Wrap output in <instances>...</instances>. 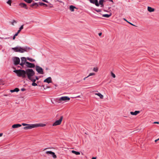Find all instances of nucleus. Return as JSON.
Returning a JSON list of instances; mask_svg holds the SVG:
<instances>
[{"instance_id":"obj_25","label":"nucleus","mask_w":159,"mask_h":159,"mask_svg":"<svg viewBox=\"0 0 159 159\" xmlns=\"http://www.w3.org/2000/svg\"><path fill=\"white\" fill-rule=\"evenodd\" d=\"M24 1L28 3H30L32 2V0H24Z\"/></svg>"},{"instance_id":"obj_17","label":"nucleus","mask_w":159,"mask_h":159,"mask_svg":"<svg viewBox=\"0 0 159 159\" xmlns=\"http://www.w3.org/2000/svg\"><path fill=\"white\" fill-rule=\"evenodd\" d=\"M71 152L76 155H79L80 154V153L79 152H77L74 150H72L71 151Z\"/></svg>"},{"instance_id":"obj_49","label":"nucleus","mask_w":159,"mask_h":159,"mask_svg":"<svg viewBox=\"0 0 159 159\" xmlns=\"http://www.w3.org/2000/svg\"><path fill=\"white\" fill-rule=\"evenodd\" d=\"M75 98H80V96H78L76 97H75Z\"/></svg>"},{"instance_id":"obj_3","label":"nucleus","mask_w":159,"mask_h":159,"mask_svg":"<svg viewBox=\"0 0 159 159\" xmlns=\"http://www.w3.org/2000/svg\"><path fill=\"white\" fill-rule=\"evenodd\" d=\"M39 125H36V124H28L27 126L24 127V129H31L34 128L38 127Z\"/></svg>"},{"instance_id":"obj_18","label":"nucleus","mask_w":159,"mask_h":159,"mask_svg":"<svg viewBox=\"0 0 159 159\" xmlns=\"http://www.w3.org/2000/svg\"><path fill=\"white\" fill-rule=\"evenodd\" d=\"M76 8L75 7L71 5L70 7V10L72 11H74V8Z\"/></svg>"},{"instance_id":"obj_10","label":"nucleus","mask_w":159,"mask_h":159,"mask_svg":"<svg viewBox=\"0 0 159 159\" xmlns=\"http://www.w3.org/2000/svg\"><path fill=\"white\" fill-rule=\"evenodd\" d=\"M90 2L95 4L97 7L99 6V4L98 3V0H90Z\"/></svg>"},{"instance_id":"obj_30","label":"nucleus","mask_w":159,"mask_h":159,"mask_svg":"<svg viewBox=\"0 0 159 159\" xmlns=\"http://www.w3.org/2000/svg\"><path fill=\"white\" fill-rule=\"evenodd\" d=\"M95 75V74L93 73H90L89 75L87 76V77H89L90 76H92V75Z\"/></svg>"},{"instance_id":"obj_35","label":"nucleus","mask_w":159,"mask_h":159,"mask_svg":"<svg viewBox=\"0 0 159 159\" xmlns=\"http://www.w3.org/2000/svg\"><path fill=\"white\" fill-rule=\"evenodd\" d=\"M23 26H24V25H22L19 28V30H21L23 29Z\"/></svg>"},{"instance_id":"obj_12","label":"nucleus","mask_w":159,"mask_h":159,"mask_svg":"<svg viewBox=\"0 0 159 159\" xmlns=\"http://www.w3.org/2000/svg\"><path fill=\"white\" fill-rule=\"evenodd\" d=\"M140 111H136L134 112L131 111L130 112V113L131 115H137L138 114L140 113Z\"/></svg>"},{"instance_id":"obj_9","label":"nucleus","mask_w":159,"mask_h":159,"mask_svg":"<svg viewBox=\"0 0 159 159\" xmlns=\"http://www.w3.org/2000/svg\"><path fill=\"white\" fill-rule=\"evenodd\" d=\"M26 66L29 68H34L35 67V65L32 63H30L29 62H26L25 64Z\"/></svg>"},{"instance_id":"obj_56","label":"nucleus","mask_w":159,"mask_h":159,"mask_svg":"<svg viewBox=\"0 0 159 159\" xmlns=\"http://www.w3.org/2000/svg\"><path fill=\"white\" fill-rule=\"evenodd\" d=\"M96 11H97V12H99V11H100V10H99V11H98H98H97V10Z\"/></svg>"},{"instance_id":"obj_43","label":"nucleus","mask_w":159,"mask_h":159,"mask_svg":"<svg viewBox=\"0 0 159 159\" xmlns=\"http://www.w3.org/2000/svg\"><path fill=\"white\" fill-rule=\"evenodd\" d=\"M18 34H17V33H16L14 35L15 36H17L18 35Z\"/></svg>"},{"instance_id":"obj_5","label":"nucleus","mask_w":159,"mask_h":159,"mask_svg":"<svg viewBox=\"0 0 159 159\" xmlns=\"http://www.w3.org/2000/svg\"><path fill=\"white\" fill-rule=\"evenodd\" d=\"M12 60L14 64L15 65H17L20 64V59L17 57H14L12 58Z\"/></svg>"},{"instance_id":"obj_27","label":"nucleus","mask_w":159,"mask_h":159,"mask_svg":"<svg viewBox=\"0 0 159 159\" xmlns=\"http://www.w3.org/2000/svg\"><path fill=\"white\" fill-rule=\"evenodd\" d=\"M7 2L10 6H11V0H8Z\"/></svg>"},{"instance_id":"obj_1","label":"nucleus","mask_w":159,"mask_h":159,"mask_svg":"<svg viewBox=\"0 0 159 159\" xmlns=\"http://www.w3.org/2000/svg\"><path fill=\"white\" fill-rule=\"evenodd\" d=\"M13 72L17 74V76L23 78H28L31 81L35 82L36 80L33 76L35 75V72L32 69H28L25 70H15Z\"/></svg>"},{"instance_id":"obj_14","label":"nucleus","mask_w":159,"mask_h":159,"mask_svg":"<svg viewBox=\"0 0 159 159\" xmlns=\"http://www.w3.org/2000/svg\"><path fill=\"white\" fill-rule=\"evenodd\" d=\"M21 126V125L20 124H16L13 125H12V127L13 128H16Z\"/></svg>"},{"instance_id":"obj_41","label":"nucleus","mask_w":159,"mask_h":159,"mask_svg":"<svg viewBox=\"0 0 159 159\" xmlns=\"http://www.w3.org/2000/svg\"><path fill=\"white\" fill-rule=\"evenodd\" d=\"M159 140V138L158 139L155 140V142H157Z\"/></svg>"},{"instance_id":"obj_19","label":"nucleus","mask_w":159,"mask_h":159,"mask_svg":"<svg viewBox=\"0 0 159 159\" xmlns=\"http://www.w3.org/2000/svg\"><path fill=\"white\" fill-rule=\"evenodd\" d=\"M111 16V15H108L107 14H104L102 15V16L104 17H106L107 18H108L109 17Z\"/></svg>"},{"instance_id":"obj_26","label":"nucleus","mask_w":159,"mask_h":159,"mask_svg":"<svg viewBox=\"0 0 159 159\" xmlns=\"http://www.w3.org/2000/svg\"><path fill=\"white\" fill-rule=\"evenodd\" d=\"M93 71L97 72L98 70V68L97 67H94L93 69Z\"/></svg>"},{"instance_id":"obj_8","label":"nucleus","mask_w":159,"mask_h":159,"mask_svg":"<svg viewBox=\"0 0 159 159\" xmlns=\"http://www.w3.org/2000/svg\"><path fill=\"white\" fill-rule=\"evenodd\" d=\"M21 63L20 64V65L23 66L25 64H26V62L27 61L25 57H22L21 58Z\"/></svg>"},{"instance_id":"obj_36","label":"nucleus","mask_w":159,"mask_h":159,"mask_svg":"<svg viewBox=\"0 0 159 159\" xmlns=\"http://www.w3.org/2000/svg\"><path fill=\"white\" fill-rule=\"evenodd\" d=\"M28 124H25V123H22V125L24 126H27Z\"/></svg>"},{"instance_id":"obj_34","label":"nucleus","mask_w":159,"mask_h":159,"mask_svg":"<svg viewBox=\"0 0 159 159\" xmlns=\"http://www.w3.org/2000/svg\"><path fill=\"white\" fill-rule=\"evenodd\" d=\"M14 92H18L19 91V89L18 88H16L15 89H14Z\"/></svg>"},{"instance_id":"obj_31","label":"nucleus","mask_w":159,"mask_h":159,"mask_svg":"<svg viewBox=\"0 0 159 159\" xmlns=\"http://www.w3.org/2000/svg\"><path fill=\"white\" fill-rule=\"evenodd\" d=\"M16 23H17L16 21L15 20H13L11 22V24L12 25H14V24Z\"/></svg>"},{"instance_id":"obj_52","label":"nucleus","mask_w":159,"mask_h":159,"mask_svg":"<svg viewBox=\"0 0 159 159\" xmlns=\"http://www.w3.org/2000/svg\"><path fill=\"white\" fill-rule=\"evenodd\" d=\"M129 24H130V25H132L134 26V25L133 24H132V23H129Z\"/></svg>"},{"instance_id":"obj_15","label":"nucleus","mask_w":159,"mask_h":159,"mask_svg":"<svg viewBox=\"0 0 159 159\" xmlns=\"http://www.w3.org/2000/svg\"><path fill=\"white\" fill-rule=\"evenodd\" d=\"M148 10L150 12H152L154 11L155 10V9L154 8H152L151 7H148Z\"/></svg>"},{"instance_id":"obj_28","label":"nucleus","mask_w":159,"mask_h":159,"mask_svg":"<svg viewBox=\"0 0 159 159\" xmlns=\"http://www.w3.org/2000/svg\"><path fill=\"white\" fill-rule=\"evenodd\" d=\"M52 152H53L51 151H48L46 152V153L47 154H50L51 155L52 153Z\"/></svg>"},{"instance_id":"obj_50","label":"nucleus","mask_w":159,"mask_h":159,"mask_svg":"<svg viewBox=\"0 0 159 159\" xmlns=\"http://www.w3.org/2000/svg\"><path fill=\"white\" fill-rule=\"evenodd\" d=\"M92 159H96V157H93Z\"/></svg>"},{"instance_id":"obj_4","label":"nucleus","mask_w":159,"mask_h":159,"mask_svg":"<svg viewBox=\"0 0 159 159\" xmlns=\"http://www.w3.org/2000/svg\"><path fill=\"white\" fill-rule=\"evenodd\" d=\"M63 117L62 116H60L59 120H57L55 121L52 124L53 126H55L60 125L62 120Z\"/></svg>"},{"instance_id":"obj_55","label":"nucleus","mask_w":159,"mask_h":159,"mask_svg":"<svg viewBox=\"0 0 159 159\" xmlns=\"http://www.w3.org/2000/svg\"><path fill=\"white\" fill-rule=\"evenodd\" d=\"M80 81H80H80H77V83L80 82Z\"/></svg>"},{"instance_id":"obj_45","label":"nucleus","mask_w":159,"mask_h":159,"mask_svg":"<svg viewBox=\"0 0 159 159\" xmlns=\"http://www.w3.org/2000/svg\"><path fill=\"white\" fill-rule=\"evenodd\" d=\"M10 91L12 93V92H14V90H10Z\"/></svg>"},{"instance_id":"obj_40","label":"nucleus","mask_w":159,"mask_h":159,"mask_svg":"<svg viewBox=\"0 0 159 159\" xmlns=\"http://www.w3.org/2000/svg\"><path fill=\"white\" fill-rule=\"evenodd\" d=\"M21 30H18V31H17V34H19V33L20 32Z\"/></svg>"},{"instance_id":"obj_53","label":"nucleus","mask_w":159,"mask_h":159,"mask_svg":"<svg viewBox=\"0 0 159 159\" xmlns=\"http://www.w3.org/2000/svg\"><path fill=\"white\" fill-rule=\"evenodd\" d=\"M110 1L111 2H113V0H110Z\"/></svg>"},{"instance_id":"obj_24","label":"nucleus","mask_w":159,"mask_h":159,"mask_svg":"<svg viewBox=\"0 0 159 159\" xmlns=\"http://www.w3.org/2000/svg\"><path fill=\"white\" fill-rule=\"evenodd\" d=\"M27 59L31 62H33L35 61V60L29 57H28Z\"/></svg>"},{"instance_id":"obj_57","label":"nucleus","mask_w":159,"mask_h":159,"mask_svg":"<svg viewBox=\"0 0 159 159\" xmlns=\"http://www.w3.org/2000/svg\"><path fill=\"white\" fill-rule=\"evenodd\" d=\"M127 22H128V23H129V22H128V21H127Z\"/></svg>"},{"instance_id":"obj_33","label":"nucleus","mask_w":159,"mask_h":159,"mask_svg":"<svg viewBox=\"0 0 159 159\" xmlns=\"http://www.w3.org/2000/svg\"><path fill=\"white\" fill-rule=\"evenodd\" d=\"M111 76L114 78H115L116 77V75L114 73H113L112 72H111Z\"/></svg>"},{"instance_id":"obj_38","label":"nucleus","mask_w":159,"mask_h":159,"mask_svg":"<svg viewBox=\"0 0 159 159\" xmlns=\"http://www.w3.org/2000/svg\"><path fill=\"white\" fill-rule=\"evenodd\" d=\"M43 1L46 3H48V1L46 0H42Z\"/></svg>"},{"instance_id":"obj_11","label":"nucleus","mask_w":159,"mask_h":159,"mask_svg":"<svg viewBox=\"0 0 159 159\" xmlns=\"http://www.w3.org/2000/svg\"><path fill=\"white\" fill-rule=\"evenodd\" d=\"M44 82H47L48 83H51L52 82V80L51 77H49L45 80L44 81Z\"/></svg>"},{"instance_id":"obj_32","label":"nucleus","mask_w":159,"mask_h":159,"mask_svg":"<svg viewBox=\"0 0 159 159\" xmlns=\"http://www.w3.org/2000/svg\"><path fill=\"white\" fill-rule=\"evenodd\" d=\"M32 82H33V83L32 84V85L33 86H36L37 85V84L36 83H35V82H34V81H32Z\"/></svg>"},{"instance_id":"obj_44","label":"nucleus","mask_w":159,"mask_h":159,"mask_svg":"<svg viewBox=\"0 0 159 159\" xmlns=\"http://www.w3.org/2000/svg\"><path fill=\"white\" fill-rule=\"evenodd\" d=\"M57 1L59 2L60 3H63V2L62 1H60V0H58Z\"/></svg>"},{"instance_id":"obj_20","label":"nucleus","mask_w":159,"mask_h":159,"mask_svg":"<svg viewBox=\"0 0 159 159\" xmlns=\"http://www.w3.org/2000/svg\"><path fill=\"white\" fill-rule=\"evenodd\" d=\"M35 5H36V7H37L39 6V5H38V4H37V3H36V2H34V3H33L31 5V6L32 7H33V6H34Z\"/></svg>"},{"instance_id":"obj_2","label":"nucleus","mask_w":159,"mask_h":159,"mask_svg":"<svg viewBox=\"0 0 159 159\" xmlns=\"http://www.w3.org/2000/svg\"><path fill=\"white\" fill-rule=\"evenodd\" d=\"M12 49L16 52H19L20 53H23L27 51V47L23 48L21 47H16Z\"/></svg>"},{"instance_id":"obj_22","label":"nucleus","mask_w":159,"mask_h":159,"mask_svg":"<svg viewBox=\"0 0 159 159\" xmlns=\"http://www.w3.org/2000/svg\"><path fill=\"white\" fill-rule=\"evenodd\" d=\"M52 157L54 158H57V156L56 155H55V153L54 152H52V154H51Z\"/></svg>"},{"instance_id":"obj_23","label":"nucleus","mask_w":159,"mask_h":159,"mask_svg":"<svg viewBox=\"0 0 159 159\" xmlns=\"http://www.w3.org/2000/svg\"><path fill=\"white\" fill-rule=\"evenodd\" d=\"M39 5L40 6H43V5H45L47 7L48 6V5L45 3H44L43 2H39Z\"/></svg>"},{"instance_id":"obj_16","label":"nucleus","mask_w":159,"mask_h":159,"mask_svg":"<svg viewBox=\"0 0 159 159\" xmlns=\"http://www.w3.org/2000/svg\"><path fill=\"white\" fill-rule=\"evenodd\" d=\"M95 94L99 96L101 99H102L103 98V95L100 93H95Z\"/></svg>"},{"instance_id":"obj_46","label":"nucleus","mask_w":159,"mask_h":159,"mask_svg":"<svg viewBox=\"0 0 159 159\" xmlns=\"http://www.w3.org/2000/svg\"><path fill=\"white\" fill-rule=\"evenodd\" d=\"M15 38H16V36H15L14 35L13 36V40H14L15 39Z\"/></svg>"},{"instance_id":"obj_39","label":"nucleus","mask_w":159,"mask_h":159,"mask_svg":"<svg viewBox=\"0 0 159 159\" xmlns=\"http://www.w3.org/2000/svg\"><path fill=\"white\" fill-rule=\"evenodd\" d=\"M35 80H39V78L38 77V76H35Z\"/></svg>"},{"instance_id":"obj_7","label":"nucleus","mask_w":159,"mask_h":159,"mask_svg":"<svg viewBox=\"0 0 159 159\" xmlns=\"http://www.w3.org/2000/svg\"><path fill=\"white\" fill-rule=\"evenodd\" d=\"M70 100V98L67 96H64L61 97L59 99V101L60 102H60L61 101H66L67 100Z\"/></svg>"},{"instance_id":"obj_6","label":"nucleus","mask_w":159,"mask_h":159,"mask_svg":"<svg viewBox=\"0 0 159 159\" xmlns=\"http://www.w3.org/2000/svg\"><path fill=\"white\" fill-rule=\"evenodd\" d=\"M35 69L36 71L39 74H43V69L42 68L38 66H36Z\"/></svg>"},{"instance_id":"obj_54","label":"nucleus","mask_w":159,"mask_h":159,"mask_svg":"<svg viewBox=\"0 0 159 159\" xmlns=\"http://www.w3.org/2000/svg\"><path fill=\"white\" fill-rule=\"evenodd\" d=\"M124 20H125V21H126L127 22V20H126L125 18H124Z\"/></svg>"},{"instance_id":"obj_47","label":"nucleus","mask_w":159,"mask_h":159,"mask_svg":"<svg viewBox=\"0 0 159 159\" xmlns=\"http://www.w3.org/2000/svg\"><path fill=\"white\" fill-rule=\"evenodd\" d=\"M98 35L99 36H100L101 35H102V33H100L98 34Z\"/></svg>"},{"instance_id":"obj_37","label":"nucleus","mask_w":159,"mask_h":159,"mask_svg":"<svg viewBox=\"0 0 159 159\" xmlns=\"http://www.w3.org/2000/svg\"><path fill=\"white\" fill-rule=\"evenodd\" d=\"M21 90L22 91H25V90H26V89H25V88H22L21 89Z\"/></svg>"},{"instance_id":"obj_29","label":"nucleus","mask_w":159,"mask_h":159,"mask_svg":"<svg viewBox=\"0 0 159 159\" xmlns=\"http://www.w3.org/2000/svg\"><path fill=\"white\" fill-rule=\"evenodd\" d=\"M36 125H39V126H38V127H39V126H44L45 125V124H36Z\"/></svg>"},{"instance_id":"obj_42","label":"nucleus","mask_w":159,"mask_h":159,"mask_svg":"<svg viewBox=\"0 0 159 159\" xmlns=\"http://www.w3.org/2000/svg\"><path fill=\"white\" fill-rule=\"evenodd\" d=\"M154 123L159 124V122H154Z\"/></svg>"},{"instance_id":"obj_13","label":"nucleus","mask_w":159,"mask_h":159,"mask_svg":"<svg viewBox=\"0 0 159 159\" xmlns=\"http://www.w3.org/2000/svg\"><path fill=\"white\" fill-rule=\"evenodd\" d=\"M19 5L21 7H23L26 9H27V7L25 3H20L19 4Z\"/></svg>"},{"instance_id":"obj_21","label":"nucleus","mask_w":159,"mask_h":159,"mask_svg":"<svg viewBox=\"0 0 159 159\" xmlns=\"http://www.w3.org/2000/svg\"><path fill=\"white\" fill-rule=\"evenodd\" d=\"M104 1V0H100L99 1V4L102 5V6L103 5V2Z\"/></svg>"},{"instance_id":"obj_51","label":"nucleus","mask_w":159,"mask_h":159,"mask_svg":"<svg viewBox=\"0 0 159 159\" xmlns=\"http://www.w3.org/2000/svg\"><path fill=\"white\" fill-rule=\"evenodd\" d=\"M2 133H0V137L2 136Z\"/></svg>"},{"instance_id":"obj_48","label":"nucleus","mask_w":159,"mask_h":159,"mask_svg":"<svg viewBox=\"0 0 159 159\" xmlns=\"http://www.w3.org/2000/svg\"><path fill=\"white\" fill-rule=\"evenodd\" d=\"M88 77H87V76L86 77H85V78H84L83 79L84 80H85L86 79L88 78Z\"/></svg>"}]
</instances>
